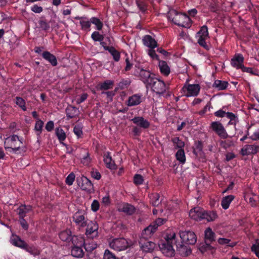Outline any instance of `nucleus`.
<instances>
[{
	"label": "nucleus",
	"instance_id": "obj_4",
	"mask_svg": "<svg viewBox=\"0 0 259 259\" xmlns=\"http://www.w3.org/2000/svg\"><path fill=\"white\" fill-rule=\"evenodd\" d=\"M150 236L143 235L142 233V237L139 240V244L141 250L144 252H150L152 251L156 246V244L149 240L147 238Z\"/></svg>",
	"mask_w": 259,
	"mask_h": 259
},
{
	"label": "nucleus",
	"instance_id": "obj_37",
	"mask_svg": "<svg viewBox=\"0 0 259 259\" xmlns=\"http://www.w3.org/2000/svg\"><path fill=\"white\" fill-rule=\"evenodd\" d=\"M228 82L225 81L217 80L213 83V87L217 88L219 90H224L228 87Z\"/></svg>",
	"mask_w": 259,
	"mask_h": 259
},
{
	"label": "nucleus",
	"instance_id": "obj_35",
	"mask_svg": "<svg viewBox=\"0 0 259 259\" xmlns=\"http://www.w3.org/2000/svg\"><path fill=\"white\" fill-rule=\"evenodd\" d=\"M218 217V215L215 211H205L204 210V218L203 219H206L208 222L214 221Z\"/></svg>",
	"mask_w": 259,
	"mask_h": 259
},
{
	"label": "nucleus",
	"instance_id": "obj_14",
	"mask_svg": "<svg viewBox=\"0 0 259 259\" xmlns=\"http://www.w3.org/2000/svg\"><path fill=\"white\" fill-rule=\"evenodd\" d=\"M74 222L78 226L84 227L88 224L87 220L85 218L84 214L80 211L76 212L73 217Z\"/></svg>",
	"mask_w": 259,
	"mask_h": 259
},
{
	"label": "nucleus",
	"instance_id": "obj_61",
	"mask_svg": "<svg viewBox=\"0 0 259 259\" xmlns=\"http://www.w3.org/2000/svg\"><path fill=\"white\" fill-rule=\"evenodd\" d=\"M87 97L88 95L87 94H83L79 98L76 99L75 101L77 104H79L83 102L87 98Z\"/></svg>",
	"mask_w": 259,
	"mask_h": 259
},
{
	"label": "nucleus",
	"instance_id": "obj_25",
	"mask_svg": "<svg viewBox=\"0 0 259 259\" xmlns=\"http://www.w3.org/2000/svg\"><path fill=\"white\" fill-rule=\"evenodd\" d=\"M71 240L73 245L79 246H85V242L83 236H74L72 237Z\"/></svg>",
	"mask_w": 259,
	"mask_h": 259
},
{
	"label": "nucleus",
	"instance_id": "obj_10",
	"mask_svg": "<svg viewBox=\"0 0 259 259\" xmlns=\"http://www.w3.org/2000/svg\"><path fill=\"white\" fill-rule=\"evenodd\" d=\"M196 37L198 39V43L203 47L207 48L206 40L208 38V32L207 27L203 26L200 30L197 33Z\"/></svg>",
	"mask_w": 259,
	"mask_h": 259
},
{
	"label": "nucleus",
	"instance_id": "obj_40",
	"mask_svg": "<svg viewBox=\"0 0 259 259\" xmlns=\"http://www.w3.org/2000/svg\"><path fill=\"white\" fill-rule=\"evenodd\" d=\"M44 126V122L38 119L35 125V130L36 132V134L38 136H39L41 133L42 128Z\"/></svg>",
	"mask_w": 259,
	"mask_h": 259
},
{
	"label": "nucleus",
	"instance_id": "obj_8",
	"mask_svg": "<svg viewBox=\"0 0 259 259\" xmlns=\"http://www.w3.org/2000/svg\"><path fill=\"white\" fill-rule=\"evenodd\" d=\"M200 90V87L198 84H191L188 83H186L182 89L184 95L187 97L197 96Z\"/></svg>",
	"mask_w": 259,
	"mask_h": 259
},
{
	"label": "nucleus",
	"instance_id": "obj_6",
	"mask_svg": "<svg viewBox=\"0 0 259 259\" xmlns=\"http://www.w3.org/2000/svg\"><path fill=\"white\" fill-rule=\"evenodd\" d=\"M150 82L148 85H149L152 91L156 94H160L165 91L166 86L163 81L157 78H153Z\"/></svg>",
	"mask_w": 259,
	"mask_h": 259
},
{
	"label": "nucleus",
	"instance_id": "obj_64",
	"mask_svg": "<svg viewBox=\"0 0 259 259\" xmlns=\"http://www.w3.org/2000/svg\"><path fill=\"white\" fill-rule=\"evenodd\" d=\"M137 4L141 11L145 12L146 10L145 5L143 2H140V1H137Z\"/></svg>",
	"mask_w": 259,
	"mask_h": 259
},
{
	"label": "nucleus",
	"instance_id": "obj_43",
	"mask_svg": "<svg viewBox=\"0 0 259 259\" xmlns=\"http://www.w3.org/2000/svg\"><path fill=\"white\" fill-rule=\"evenodd\" d=\"M16 103L18 106L21 107L23 110H26L25 102L22 98L20 97H17L16 99Z\"/></svg>",
	"mask_w": 259,
	"mask_h": 259
},
{
	"label": "nucleus",
	"instance_id": "obj_59",
	"mask_svg": "<svg viewBox=\"0 0 259 259\" xmlns=\"http://www.w3.org/2000/svg\"><path fill=\"white\" fill-rule=\"evenodd\" d=\"M39 24L40 25V27L43 30H47L49 29V28H50L49 25L45 21L41 20L39 21Z\"/></svg>",
	"mask_w": 259,
	"mask_h": 259
},
{
	"label": "nucleus",
	"instance_id": "obj_7",
	"mask_svg": "<svg viewBox=\"0 0 259 259\" xmlns=\"http://www.w3.org/2000/svg\"><path fill=\"white\" fill-rule=\"evenodd\" d=\"M131 243L123 238H116L110 243V246L117 251H121L126 249Z\"/></svg>",
	"mask_w": 259,
	"mask_h": 259
},
{
	"label": "nucleus",
	"instance_id": "obj_31",
	"mask_svg": "<svg viewBox=\"0 0 259 259\" xmlns=\"http://www.w3.org/2000/svg\"><path fill=\"white\" fill-rule=\"evenodd\" d=\"M234 197L233 195H230L224 197L222 199L221 205L224 209H227L229 208L230 203L234 199Z\"/></svg>",
	"mask_w": 259,
	"mask_h": 259
},
{
	"label": "nucleus",
	"instance_id": "obj_48",
	"mask_svg": "<svg viewBox=\"0 0 259 259\" xmlns=\"http://www.w3.org/2000/svg\"><path fill=\"white\" fill-rule=\"evenodd\" d=\"M100 203L97 200H94L91 204V209L94 212L97 211L100 208Z\"/></svg>",
	"mask_w": 259,
	"mask_h": 259
},
{
	"label": "nucleus",
	"instance_id": "obj_21",
	"mask_svg": "<svg viewBox=\"0 0 259 259\" xmlns=\"http://www.w3.org/2000/svg\"><path fill=\"white\" fill-rule=\"evenodd\" d=\"M104 161L108 168L111 169H116V166L114 161L112 160L111 156L109 153H106L104 154Z\"/></svg>",
	"mask_w": 259,
	"mask_h": 259
},
{
	"label": "nucleus",
	"instance_id": "obj_55",
	"mask_svg": "<svg viewBox=\"0 0 259 259\" xmlns=\"http://www.w3.org/2000/svg\"><path fill=\"white\" fill-rule=\"evenodd\" d=\"M73 131L74 134L78 137H79L82 134V127L80 125H75L74 127Z\"/></svg>",
	"mask_w": 259,
	"mask_h": 259
},
{
	"label": "nucleus",
	"instance_id": "obj_34",
	"mask_svg": "<svg viewBox=\"0 0 259 259\" xmlns=\"http://www.w3.org/2000/svg\"><path fill=\"white\" fill-rule=\"evenodd\" d=\"M141 102V96L135 95L129 98L128 100V105L130 106H135L140 104Z\"/></svg>",
	"mask_w": 259,
	"mask_h": 259
},
{
	"label": "nucleus",
	"instance_id": "obj_52",
	"mask_svg": "<svg viewBox=\"0 0 259 259\" xmlns=\"http://www.w3.org/2000/svg\"><path fill=\"white\" fill-rule=\"evenodd\" d=\"M173 142L176 145V146L178 147V148H182V147H183L184 146V142H183L182 141H181V140L179 139V138H175L173 139Z\"/></svg>",
	"mask_w": 259,
	"mask_h": 259
},
{
	"label": "nucleus",
	"instance_id": "obj_27",
	"mask_svg": "<svg viewBox=\"0 0 259 259\" xmlns=\"http://www.w3.org/2000/svg\"><path fill=\"white\" fill-rule=\"evenodd\" d=\"M204 235L206 242H211L215 239V233L209 227L206 228L205 230Z\"/></svg>",
	"mask_w": 259,
	"mask_h": 259
},
{
	"label": "nucleus",
	"instance_id": "obj_47",
	"mask_svg": "<svg viewBox=\"0 0 259 259\" xmlns=\"http://www.w3.org/2000/svg\"><path fill=\"white\" fill-rule=\"evenodd\" d=\"M92 38L95 41H101L103 40V36L99 33V32L95 31L92 34Z\"/></svg>",
	"mask_w": 259,
	"mask_h": 259
},
{
	"label": "nucleus",
	"instance_id": "obj_42",
	"mask_svg": "<svg viewBox=\"0 0 259 259\" xmlns=\"http://www.w3.org/2000/svg\"><path fill=\"white\" fill-rule=\"evenodd\" d=\"M113 85V82L111 80H106L100 85V88L102 90H108L111 89Z\"/></svg>",
	"mask_w": 259,
	"mask_h": 259
},
{
	"label": "nucleus",
	"instance_id": "obj_44",
	"mask_svg": "<svg viewBox=\"0 0 259 259\" xmlns=\"http://www.w3.org/2000/svg\"><path fill=\"white\" fill-rule=\"evenodd\" d=\"M77 110L76 108L73 107H70L67 109V114L68 116L70 118L74 116L77 113Z\"/></svg>",
	"mask_w": 259,
	"mask_h": 259
},
{
	"label": "nucleus",
	"instance_id": "obj_28",
	"mask_svg": "<svg viewBox=\"0 0 259 259\" xmlns=\"http://www.w3.org/2000/svg\"><path fill=\"white\" fill-rule=\"evenodd\" d=\"M59 237L62 241H69L72 237L70 230H65L61 231L59 234Z\"/></svg>",
	"mask_w": 259,
	"mask_h": 259
},
{
	"label": "nucleus",
	"instance_id": "obj_30",
	"mask_svg": "<svg viewBox=\"0 0 259 259\" xmlns=\"http://www.w3.org/2000/svg\"><path fill=\"white\" fill-rule=\"evenodd\" d=\"M43 57L48 61L52 65L56 66L57 64V61L55 56L51 54L49 52H45L42 54Z\"/></svg>",
	"mask_w": 259,
	"mask_h": 259
},
{
	"label": "nucleus",
	"instance_id": "obj_13",
	"mask_svg": "<svg viewBox=\"0 0 259 259\" xmlns=\"http://www.w3.org/2000/svg\"><path fill=\"white\" fill-rule=\"evenodd\" d=\"M77 181L78 185L81 189L88 192H90L93 190V184L87 178L82 177Z\"/></svg>",
	"mask_w": 259,
	"mask_h": 259
},
{
	"label": "nucleus",
	"instance_id": "obj_56",
	"mask_svg": "<svg viewBox=\"0 0 259 259\" xmlns=\"http://www.w3.org/2000/svg\"><path fill=\"white\" fill-rule=\"evenodd\" d=\"M104 259H116L115 256L108 250H106L104 255Z\"/></svg>",
	"mask_w": 259,
	"mask_h": 259
},
{
	"label": "nucleus",
	"instance_id": "obj_53",
	"mask_svg": "<svg viewBox=\"0 0 259 259\" xmlns=\"http://www.w3.org/2000/svg\"><path fill=\"white\" fill-rule=\"evenodd\" d=\"M26 250L28 252L34 256L39 254V250L34 247H28L26 248Z\"/></svg>",
	"mask_w": 259,
	"mask_h": 259
},
{
	"label": "nucleus",
	"instance_id": "obj_16",
	"mask_svg": "<svg viewBox=\"0 0 259 259\" xmlns=\"http://www.w3.org/2000/svg\"><path fill=\"white\" fill-rule=\"evenodd\" d=\"M259 151V147L254 145H247L242 147L241 154L242 155H248L255 154Z\"/></svg>",
	"mask_w": 259,
	"mask_h": 259
},
{
	"label": "nucleus",
	"instance_id": "obj_24",
	"mask_svg": "<svg viewBox=\"0 0 259 259\" xmlns=\"http://www.w3.org/2000/svg\"><path fill=\"white\" fill-rule=\"evenodd\" d=\"M82 247L73 245L71 250V255L77 258L82 257L84 254Z\"/></svg>",
	"mask_w": 259,
	"mask_h": 259
},
{
	"label": "nucleus",
	"instance_id": "obj_57",
	"mask_svg": "<svg viewBox=\"0 0 259 259\" xmlns=\"http://www.w3.org/2000/svg\"><path fill=\"white\" fill-rule=\"evenodd\" d=\"M134 183L136 185H140L143 183V179L142 176L140 175H136L134 177Z\"/></svg>",
	"mask_w": 259,
	"mask_h": 259
},
{
	"label": "nucleus",
	"instance_id": "obj_33",
	"mask_svg": "<svg viewBox=\"0 0 259 259\" xmlns=\"http://www.w3.org/2000/svg\"><path fill=\"white\" fill-rule=\"evenodd\" d=\"M150 202L154 206H158L161 203V200L157 193L151 194L150 195Z\"/></svg>",
	"mask_w": 259,
	"mask_h": 259
},
{
	"label": "nucleus",
	"instance_id": "obj_5",
	"mask_svg": "<svg viewBox=\"0 0 259 259\" xmlns=\"http://www.w3.org/2000/svg\"><path fill=\"white\" fill-rule=\"evenodd\" d=\"M22 145V142L19 137L16 135L7 138L5 141L6 148H11L14 150H17Z\"/></svg>",
	"mask_w": 259,
	"mask_h": 259
},
{
	"label": "nucleus",
	"instance_id": "obj_2",
	"mask_svg": "<svg viewBox=\"0 0 259 259\" xmlns=\"http://www.w3.org/2000/svg\"><path fill=\"white\" fill-rule=\"evenodd\" d=\"M168 19L175 24L184 27L191 25L190 18L186 14L178 13L175 10H171L168 13Z\"/></svg>",
	"mask_w": 259,
	"mask_h": 259
},
{
	"label": "nucleus",
	"instance_id": "obj_15",
	"mask_svg": "<svg viewBox=\"0 0 259 259\" xmlns=\"http://www.w3.org/2000/svg\"><path fill=\"white\" fill-rule=\"evenodd\" d=\"M190 218L196 221H200L204 218V210L199 207L191 209L189 212Z\"/></svg>",
	"mask_w": 259,
	"mask_h": 259
},
{
	"label": "nucleus",
	"instance_id": "obj_19",
	"mask_svg": "<svg viewBox=\"0 0 259 259\" xmlns=\"http://www.w3.org/2000/svg\"><path fill=\"white\" fill-rule=\"evenodd\" d=\"M139 75L140 76L141 79L143 82L147 85L151 82L150 81L154 78L151 76V73L149 71L143 69L140 70Z\"/></svg>",
	"mask_w": 259,
	"mask_h": 259
},
{
	"label": "nucleus",
	"instance_id": "obj_36",
	"mask_svg": "<svg viewBox=\"0 0 259 259\" xmlns=\"http://www.w3.org/2000/svg\"><path fill=\"white\" fill-rule=\"evenodd\" d=\"M31 210L30 206L21 205L18 209V212L21 218H24L26 214Z\"/></svg>",
	"mask_w": 259,
	"mask_h": 259
},
{
	"label": "nucleus",
	"instance_id": "obj_50",
	"mask_svg": "<svg viewBox=\"0 0 259 259\" xmlns=\"http://www.w3.org/2000/svg\"><path fill=\"white\" fill-rule=\"evenodd\" d=\"M251 250L255 253L257 256H259V240H256L255 243L253 244Z\"/></svg>",
	"mask_w": 259,
	"mask_h": 259
},
{
	"label": "nucleus",
	"instance_id": "obj_39",
	"mask_svg": "<svg viewBox=\"0 0 259 259\" xmlns=\"http://www.w3.org/2000/svg\"><path fill=\"white\" fill-rule=\"evenodd\" d=\"M56 134L60 142L63 141L66 138L65 133L61 128L56 129Z\"/></svg>",
	"mask_w": 259,
	"mask_h": 259
},
{
	"label": "nucleus",
	"instance_id": "obj_46",
	"mask_svg": "<svg viewBox=\"0 0 259 259\" xmlns=\"http://www.w3.org/2000/svg\"><path fill=\"white\" fill-rule=\"evenodd\" d=\"M97 247V244L94 242L92 241L90 243H85L84 248L87 251H91L93 250L94 249L96 248Z\"/></svg>",
	"mask_w": 259,
	"mask_h": 259
},
{
	"label": "nucleus",
	"instance_id": "obj_49",
	"mask_svg": "<svg viewBox=\"0 0 259 259\" xmlns=\"http://www.w3.org/2000/svg\"><path fill=\"white\" fill-rule=\"evenodd\" d=\"M81 162L84 165H88L91 161V159L89 155V154L85 152L84 155L81 158Z\"/></svg>",
	"mask_w": 259,
	"mask_h": 259
},
{
	"label": "nucleus",
	"instance_id": "obj_11",
	"mask_svg": "<svg viewBox=\"0 0 259 259\" xmlns=\"http://www.w3.org/2000/svg\"><path fill=\"white\" fill-rule=\"evenodd\" d=\"M165 221V219L158 218L154 222L144 230L143 231V235L146 234L147 236H151L155 231L157 227L163 224Z\"/></svg>",
	"mask_w": 259,
	"mask_h": 259
},
{
	"label": "nucleus",
	"instance_id": "obj_17",
	"mask_svg": "<svg viewBox=\"0 0 259 259\" xmlns=\"http://www.w3.org/2000/svg\"><path fill=\"white\" fill-rule=\"evenodd\" d=\"M244 58L241 54H238L235 55L231 60V64L237 69H241L244 67L243 65Z\"/></svg>",
	"mask_w": 259,
	"mask_h": 259
},
{
	"label": "nucleus",
	"instance_id": "obj_20",
	"mask_svg": "<svg viewBox=\"0 0 259 259\" xmlns=\"http://www.w3.org/2000/svg\"><path fill=\"white\" fill-rule=\"evenodd\" d=\"M176 246L177 247L178 251L182 256H187L191 253V250L190 248L185 246L183 243H181L178 240Z\"/></svg>",
	"mask_w": 259,
	"mask_h": 259
},
{
	"label": "nucleus",
	"instance_id": "obj_26",
	"mask_svg": "<svg viewBox=\"0 0 259 259\" xmlns=\"http://www.w3.org/2000/svg\"><path fill=\"white\" fill-rule=\"evenodd\" d=\"M158 66L160 71L163 75L167 76L169 74L170 68L165 61H160L159 62Z\"/></svg>",
	"mask_w": 259,
	"mask_h": 259
},
{
	"label": "nucleus",
	"instance_id": "obj_58",
	"mask_svg": "<svg viewBox=\"0 0 259 259\" xmlns=\"http://www.w3.org/2000/svg\"><path fill=\"white\" fill-rule=\"evenodd\" d=\"M32 11L35 13H40L42 11V8L37 5H34L31 7Z\"/></svg>",
	"mask_w": 259,
	"mask_h": 259
},
{
	"label": "nucleus",
	"instance_id": "obj_41",
	"mask_svg": "<svg viewBox=\"0 0 259 259\" xmlns=\"http://www.w3.org/2000/svg\"><path fill=\"white\" fill-rule=\"evenodd\" d=\"M91 22L96 26L98 30L102 29L103 27L102 22L97 18L93 17L91 19Z\"/></svg>",
	"mask_w": 259,
	"mask_h": 259
},
{
	"label": "nucleus",
	"instance_id": "obj_45",
	"mask_svg": "<svg viewBox=\"0 0 259 259\" xmlns=\"http://www.w3.org/2000/svg\"><path fill=\"white\" fill-rule=\"evenodd\" d=\"M242 71L249 73L250 74L259 76V71L255 69L252 68H246L244 67L242 68Z\"/></svg>",
	"mask_w": 259,
	"mask_h": 259
},
{
	"label": "nucleus",
	"instance_id": "obj_60",
	"mask_svg": "<svg viewBox=\"0 0 259 259\" xmlns=\"http://www.w3.org/2000/svg\"><path fill=\"white\" fill-rule=\"evenodd\" d=\"M250 138L253 140H259V128L253 132L250 136Z\"/></svg>",
	"mask_w": 259,
	"mask_h": 259
},
{
	"label": "nucleus",
	"instance_id": "obj_62",
	"mask_svg": "<svg viewBox=\"0 0 259 259\" xmlns=\"http://www.w3.org/2000/svg\"><path fill=\"white\" fill-rule=\"evenodd\" d=\"M54 122L52 121L48 122L46 125V129L50 132L54 128Z\"/></svg>",
	"mask_w": 259,
	"mask_h": 259
},
{
	"label": "nucleus",
	"instance_id": "obj_12",
	"mask_svg": "<svg viewBox=\"0 0 259 259\" xmlns=\"http://www.w3.org/2000/svg\"><path fill=\"white\" fill-rule=\"evenodd\" d=\"M98 225L96 222H91L88 224L86 229V235L92 238L98 236Z\"/></svg>",
	"mask_w": 259,
	"mask_h": 259
},
{
	"label": "nucleus",
	"instance_id": "obj_18",
	"mask_svg": "<svg viewBox=\"0 0 259 259\" xmlns=\"http://www.w3.org/2000/svg\"><path fill=\"white\" fill-rule=\"evenodd\" d=\"M118 210L119 211L123 212L128 214H132L135 211V207L128 203H120L117 206Z\"/></svg>",
	"mask_w": 259,
	"mask_h": 259
},
{
	"label": "nucleus",
	"instance_id": "obj_29",
	"mask_svg": "<svg viewBox=\"0 0 259 259\" xmlns=\"http://www.w3.org/2000/svg\"><path fill=\"white\" fill-rule=\"evenodd\" d=\"M132 121L138 125H139L140 126L143 128H147L149 125V123L148 121L144 119L143 117H135L132 119Z\"/></svg>",
	"mask_w": 259,
	"mask_h": 259
},
{
	"label": "nucleus",
	"instance_id": "obj_23",
	"mask_svg": "<svg viewBox=\"0 0 259 259\" xmlns=\"http://www.w3.org/2000/svg\"><path fill=\"white\" fill-rule=\"evenodd\" d=\"M143 41L145 46L151 49H153L157 46L156 41L150 35L145 36L143 38Z\"/></svg>",
	"mask_w": 259,
	"mask_h": 259
},
{
	"label": "nucleus",
	"instance_id": "obj_51",
	"mask_svg": "<svg viewBox=\"0 0 259 259\" xmlns=\"http://www.w3.org/2000/svg\"><path fill=\"white\" fill-rule=\"evenodd\" d=\"M75 179V175L73 173L70 174L66 179V183L67 185L71 186Z\"/></svg>",
	"mask_w": 259,
	"mask_h": 259
},
{
	"label": "nucleus",
	"instance_id": "obj_63",
	"mask_svg": "<svg viewBox=\"0 0 259 259\" xmlns=\"http://www.w3.org/2000/svg\"><path fill=\"white\" fill-rule=\"evenodd\" d=\"M148 55L150 56L151 58L153 59L158 60L157 55L156 54L155 51L152 49H150L148 52Z\"/></svg>",
	"mask_w": 259,
	"mask_h": 259
},
{
	"label": "nucleus",
	"instance_id": "obj_3",
	"mask_svg": "<svg viewBox=\"0 0 259 259\" xmlns=\"http://www.w3.org/2000/svg\"><path fill=\"white\" fill-rule=\"evenodd\" d=\"M180 242L187 244L194 245L197 241V237L194 232L191 231H182L179 232Z\"/></svg>",
	"mask_w": 259,
	"mask_h": 259
},
{
	"label": "nucleus",
	"instance_id": "obj_54",
	"mask_svg": "<svg viewBox=\"0 0 259 259\" xmlns=\"http://www.w3.org/2000/svg\"><path fill=\"white\" fill-rule=\"evenodd\" d=\"M80 24L82 28L83 29H88L91 26L90 22L84 19H81L80 21Z\"/></svg>",
	"mask_w": 259,
	"mask_h": 259
},
{
	"label": "nucleus",
	"instance_id": "obj_38",
	"mask_svg": "<svg viewBox=\"0 0 259 259\" xmlns=\"http://www.w3.org/2000/svg\"><path fill=\"white\" fill-rule=\"evenodd\" d=\"M177 159L180 162L184 163L186 161V156L184 150L179 149L176 154Z\"/></svg>",
	"mask_w": 259,
	"mask_h": 259
},
{
	"label": "nucleus",
	"instance_id": "obj_32",
	"mask_svg": "<svg viewBox=\"0 0 259 259\" xmlns=\"http://www.w3.org/2000/svg\"><path fill=\"white\" fill-rule=\"evenodd\" d=\"M218 242L220 245L231 247H233L236 245V242H232L230 239L225 238H219L218 239Z\"/></svg>",
	"mask_w": 259,
	"mask_h": 259
},
{
	"label": "nucleus",
	"instance_id": "obj_9",
	"mask_svg": "<svg viewBox=\"0 0 259 259\" xmlns=\"http://www.w3.org/2000/svg\"><path fill=\"white\" fill-rule=\"evenodd\" d=\"M211 128L222 139H227L229 137L224 127L220 122L213 121L211 122Z\"/></svg>",
	"mask_w": 259,
	"mask_h": 259
},
{
	"label": "nucleus",
	"instance_id": "obj_22",
	"mask_svg": "<svg viewBox=\"0 0 259 259\" xmlns=\"http://www.w3.org/2000/svg\"><path fill=\"white\" fill-rule=\"evenodd\" d=\"M10 241L13 245L20 248H23L26 246L25 242L17 235H13L11 238Z\"/></svg>",
	"mask_w": 259,
	"mask_h": 259
},
{
	"label": "nucleus",
	"instance_id": "obj_1",
	"mask_svg": "<svg viewBox=\"0 0 259 259\" xmlns=\"http://www.w3.org/2000/svg\"><path fill=\"white\" fill-rule=\"evenodd\" d=\"M164 239V241H161L159 243V247L165 256L171 257L175 255V252L172 244L176 245L177 243L176 233L172 230L167 231Z\"/></svg>",
	"mask_w": 259,
	"mask_h": 259
}]
</instances>
